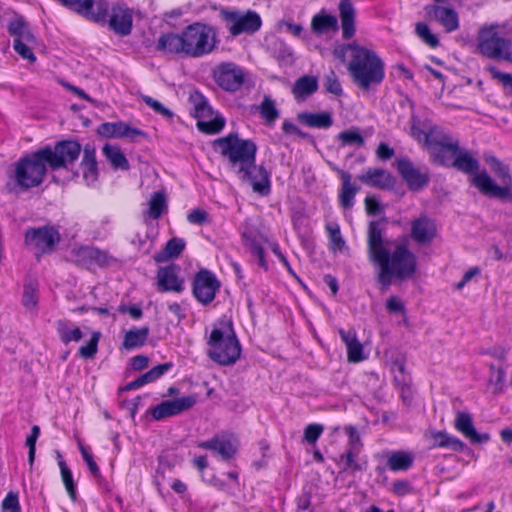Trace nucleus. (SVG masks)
<instances>
[{
  "instance_id": "f257e3e1",
  "label": "nucleus",
  "mask_w": 512,
  "mask_h": 512,
  "mask_svg": "<svg viewBox=\"0 0 512 512\" xmlns=\"http://www.w3.org/2000/svg\"><path fill=\"white\" fill-rule=\"evenodd\" d=\"M216 29L202 22L186 26L180 33L169 32L159 37L156 49L170 54L200 58L211 54L218 46Z\"/></svg>"
},
{
  "instance_id": "f03ea898",
  "label": "nucleus",
  "mask_w": 512,
  "mask_h": 512,
  "mask_svg": "<svg viewBox=\"0 0 512 512\" xmlns=\"http://www.w3.org/2000/svg\"><path fill=\"white\" fill-rule=\"evenodd\" d=\"M351 58L348 71L353 82L362 90H369L382 83L385 77L384 62L373 50L353 42L348 44Z\"/></svg>"
},
{
  "instance_id": "7ed1b4c3",
  "label": "nucleus",
  "mask_w": 512,
  "mask_h": 512,
  "mask_svg": "<svg viewBox=\"0 0 512 512\" xmlns=\"http://www.w3.org/2000/svg\"><path fill=\"white\" fill-rule=\"evenodd\" d=\"M379 270L377 281L382 291L391 286L393 279L405 281L414 277L417 271L416 255L406 244H399L391 252L390 250L376 262Z\"/></svg>"
},
{
  "instance_id": "20e7f679",
  "label": "nucleus",
  "mask_w": 512,
  "mask_h": 512,
  "mask_svg": "<svg viewBox=\"0 0 512 512\" xmlns=\"http://www.w3.org/2000/svg\"><path fill=\"white\" fill-rule=\"evenodd\" d=\"M213 147L227 159L229 169L235 174L247 172L248 166L256 160V143L251 139L240 138L237 133L215 139Z\"/></svg>"
},
{
  "instance_id": "39448f33",
  "label": "nucleus",
  "mask_w": 512,
  "mask_h": 512,
  "mask_svg": "<svg viewBox=\"0 0 512 512\" xmlns=\"http://www.w3.org/2000/svg\"><path fill=\"white\" fill-rule=\"evenodd\" d=\"M432 163L446 168L472 175L479 171V161L472 153L460 146L459 140L449 134L430 160Z\"/></svg>"
},
{
  "instance_id": "423d86ee",
  "label": "nucleus",
  "mask_w": 512,
  "mask_h": 512,
  "mask_svg": "<svg viewBox=\"0 0 512 512\" xmlns=\"http://www.w3.org/2000/svg\"><path fill=\"white\" fill-rule=\"evenodd\" d=\"M477 48L483 56L512 62V39L506 38L499 25H484L477 37Z\"/></svg>"
},
{
  "instance_id": "0eeeda50",
  "label": "nucleus",
  "mask_w": 512,
  "mask_h": 512,
  "mask_svg": "<svg viewBox=\"0 0 512 512\" xmlns=\"http://www.w3.org/2000/svg\"><path fill=\"white\" fill-rule=\"evenodd\" d=\"M409 124L410 136L428 152L430 160L450 134L428 118H421L416 114L411 115Z\"/></svg>"
},
{
  "instance_id": "6e6552de",
  "label": "nucleus",
  "mask_w": 512,
  "mask_h": 512,
  "mask_svg": "<svg viewBox=\"0 0 512 512\" xmlns=\"http://www.w3.org/2000/svg\"><path fill=\"white\" fill-rule=\"evenodd\" d=\"M208 345L210 347L208 356L220 365L234 364L241 354L240 343L232 330L229 333H224L221 329L214 328L211 331Z\"/></svg>"
},
{
  "instance_id": "1a4fd4ad",
  "label": "nucleus",
  "mask_w": 512,
  "mask_h": 512,
  "mask_svg": "<svg viewBox=\"0 0 512 512\" xmlns=\"http://www.w3.org/2000/svg\"><path fill=\"white\" fill-rule=\"evenodd\" d=\"M39 149L29 156L20 158L15 165V181L23 189L39 186L47 172L46 158Z\"/></svg>"
},
{
  "instance_id": "9d476101",
  "label": "nucleus",
  "mask_w": 512,
  "mask_h": 512,
  "mask_svg": "<svg viewBox=\"0 0 512 512\" xmlns=\"http://www.w3.org/2000/svg\"><path fill=\"white\" fill-rule=\"evenodd\" d=\"M41 150L51 170H69L79 158L82 146L76 140H61L56 142L53 147L45 146Z\"/></svg>"
},
{
  "instance_id": "9b49d317",
  "label": "nucleus",
  "mask_w": 512,
  "mask_h": 512,
  "mask_svg": "<svg viewBox=\"0 0 512 512\" xmlns=\"http://www.w3.org/2000/svg\"><path fill=\"white\" fill-rule=\"evenodd\" d=\"M492 171L500 179L502 186L495 184L485 171L476 174L472 180V184L486 196L498 199L508 198L512 186V176L509 173L508 167L500 162Z\"/></svg>"
},
{
  "instance_id": "f8f14e48",
  "label": "nucleus",
  "mask_w": 512,
  "mask_h": 512,
  "mask_svg": "<svg viewBox=\"0 0 512 512\" xmlns=\"http://www.w3.org/2000/svg\"><path fill=\"white\" fill-rule=\"evenodd\" d=\"M189 102L193 107V115L199 119L197 127L200 131L207 134L219 133L224 125L223 117L216 115L213 117V110L208 100L198 91L193 92L189 97Z\"/></svg>"
},
{
  "instance_id": "ddd939ff",
  "label": "nucleus",
  "mask_w": 512,
  "mask_h": 512,
  "mask_svg": "<svg viewBox=\"0 0 512 512\" xmlns=\"http://www.w3.org/2000/svg\"><path fill=\"white\" fill-rule=\"evenodd\" d=\"M219 15L232 36L253 34L260 29L262 24L259 14L254 11L241 14L238 11L221 9Z\"/></svg>"
},
{
  "instance_id": "4468645a",
  "label": "nucleus",
  "mask_w": 512,
  "mask_h": 512,
  "mask_svg": "<svg viewBox=\"0 0 512 512\" xmlns=\"http://www.w3.org/2000/svg\"><path fill=\"white\" fill-rule=\"evenodd\" d=\"M59 241V231L53 226L33 227L25 232V244L37 250V257L53 252Z\"/></svg>"
},
{
  "instance_id": "2eb2a0df",
  "label": "nucleus",
  "mask_w": 512,
  "mask_h": 512,
  "mask_svg": "<svg viewBox=\"0 0 512 512\" xmlns=\"http://www.w3.org/2000/svg\"><path fill=\"white\" fill-rule=\"evenodd\" d=\"M220 281L215 274L207 269H200L194 276L192 293L198 302L203 305L210 304L220 289Z\"/></svg>"
},
{
  "instance_id": "dca6fc26",
  "label": "nucleus",
  "mask_w": 512,
  "mask_h": 512,
  "mask_svg": "<svg viewBox=\"0 0 512 512\" xmlns=\"http://www.w3.org/2000/svg\"><path fill=\"white\" fill-rule=\"evenodd\" d=\"M396 168L408 188L412 191H419L429 184L430 175L428 169H420L407 157L397 159Z\"/></svg>"
},
{
  "instance_id": "f3484780",
  "label": "nucleus",
  "mask_w": 512,
  "mask_h": 512,
  "mask_svg": "<svg viewBox=\"0 0 512 512\" xmlns=\"http://www.w3.org/2000/svg\"><path fill=\"white\" fill-rule=\"evenodd\" d=\"M215 82L225 91L234 92L244 82V72L233 62L219 64L213 71Z\"/></svg>"
},
{
  "instance_id": "a211bd4d",
  "label": "nucleus",
  "mask_w": 512,
  "mask_h": 512,
  "mask_svg": "<svg viewBox=\"0 0 512 512\" xmlns=\"http://www.w3.org/2000/svg\"><path fill=\"white\" fill-rule=\"evenodd\" d=\"M197 446L201 449L212 451L223 461H228L236 455L238 441L233 436L216 434L211 439L199 442Z\"/></svg>"
},
{
  "instance_id": "6ab92c4d",
  "label": "nucleus",
  "mask_w": 512,
  "mask_h": 512,
  "mask_svg": "<svg viewBox=\"0 0 512 512\" xmlns=\"http://www.w3.org/2000/svg\"><path fill=\"white\" fill-rule=\"evenodd\" d=\"M246 170L247 172L236 173L237 177L242 182L249 183L254 192L263 196L268 195L271 190V182L270 173L266 168L263 165H257L256 160H253V164Z\"/></svg>"
},
{
  "instance_id": "aec40b11",
  "label": "nucleus",
  "mask_w": 512,
  "mask_h": 512,
  "mask_svg": "<svg viewBox=\"0 0 512 512\" xmlns=\"http://www.w3.org/2000/svg\"><path fill=\"white\" fill-rule=\"evenodd\" d=\"M197 402L195 395H189L173 400L162 401L151 409V415L155 420H162L176 416L191 409Z\"/></svg>"
},
{
  "instance_id": "412c9836",
  "label": "nucleus",
  "mask_w": 512,
  "mask_h": 512,
  "mask_svg": "<svg viewBox=\"0 0 512 512\" xmlns=\"http://www.w3.org/2000/svg\"><path fill=\"white\" fill-rule=\"evenodd\" d=\"M179 271L176 264L160 267L157 271L158 291L181 293L184 290V280L179 277Z\"/></svg>"
},
{
  "instance_id": "4be33fe9",
  "label": "nucleus",
  "mask_w": 512,
  "mask_h": 512,
  "mask_svg": "<svg viewBox=\"0 0 512 512\" xmlns=\"http://www.w3.org/2000/svg\"><path fill=\"white\" fill-rule=\"evenodd\" d=\"M97 132L106 138H129L134 141L137 137H146V133L138 128L132 127L126 122H105L102 123Z\"/></svg>"
},
{
  "instance_id": "5701e85b",
  "label": "nucleus",
  "mask_w": 512,
  "mask_h": 512,
  "mask_svg": "<svg viewBox=\"0 0 512 512\" xmlns=\"http://www.w3.org/2000/svg\"><path fill=\"white\" fill-rule=\"evenodd\" d=\"M367 246L369 260L375 263L384 256L389 248L385 246L383 231L380 227V221L374 220L369 223L367 232Z\"/></svg>"
},
{
  "instance_id": "b1692460",
  "label": "nucleus",
  "mask_w": 512,
  "mask_h": 512,
  "mask_svg": "<svg viewBox=\"0 0 512 512\" xmlns=\"http://www.w3.org/2000/svg\"><path fill=\"white\" fill-rule=\"evenodd\" d=\"M424 10L427 17L439 22L447 33H451L458 29L459 18L454 9L434 4L425 6Z\"/></svg>"
},
{
  "instance_id": "393cba45",
  "label": "nucleus",
  "mask_w": 512,
  "mask_h": 512,
  "mask_svg": "<svg viewBox=\"0 0 512 512\" xmlns=\"http://www.w3.org/2000/svg\"><path fill=\"white\" fill-rule=\"evenodd\" d=\"M436 234L435 221L427 215H421L411 223V237L418 244L430 243Z\"/></svg>"
},
{
  "instance_id": "a878e982",
  "label": "nucleus",
  "mask_w": 512,
  "mask_h": 512,
  "mask_svg": "<svg viewBox=\"0 0 512 512\" xmlns=\"http://www.w3.org/2000/svg\"><path fill=\"white\" fill-rule=\"evenodd\" d=\"M455 429L462 433L472 444L486 443L490 440L488 433H478L473 425L472 416L467 412H458L454 422Z\"/></svg>"
},
{
  "instance_id": "bb28decb",
  "label": "nucleus",
  "mask_w": 512,
  "mask_h": 512,
  "mask_svg": "<svg viewBox=\"0 0 512 512\" xmlns=\"http://www.w3.org/2000/svg\"><path fill=\"white\" fill-rule=\"evenodd\" d=\"M358 179L365 185L381 190L393 188L395 179L389 171L383 168H369Z\"/></svg>"
},
{
  "instance_id": "cd10ccee",
  "label": "nucleus",
  "mask_w": 512,
  "mask_h": 512,
  "mask_svg": "<svg viewBox=\"0 0 512 512\" xmlns=\"http://www.w3.org/2000/svg\"><path fill=\"white\" fill-rule=\"evenodd\" d=\"M342 37L350 40L356 33V9L351 0H340L338 4Z\"/></svg>"
},
{
  "instance_id": "c85d7f7f",
  "label": "nucleus",
  "mask_w": 512,
  "mask_h": 512,
  "mask_svg": "<svg viewBox=\"0 0 512 512\" xmlns=\"http://www.w3.org/2000/svg\"><path fill=\"white\" fill-rule=\"evenodd\" d=\"M342 180L341 190L339 194L340 206L344 209H351L354 205V198L359 192L360 187L351 183V174L347 171L333 167Z\"/></svg>"
},
{
  "instance_id": "c756f323",
  "label": "nucleus",
  "mask_w": 512,
  "mask_h": 512,
  "mask_svg": "<svg viewBox=\"0 0 512 512\" xmlns=\"http://www.w3.org/2000/svg\"><path fill=\"white\" fill-rule=\"evenodd\" d=\"M132 21L129 9L120 6L112 8L109 26L115 33L121 36L129 35L132 30Z\"/></svg>"
},
{
  "instance_id": "7c9ffc66",
  "label": "nucleus",
  "mask_w": 512,
  "mask_h": 512,
  "mask_svg": "<svg viewBox=\"0 0 512 512\" xmlns=\"http://www.w3.org/2000/svg\"><path fill=\"white\" fill-rule=\"evenodd\" d=\"M82 175L86 183L92 184L98 178V167L96 161V150L92 145H86L83 148V157L80 163Z\"/></svg>"
},
{
  "instance_id": "2f4dec72",
  "label": "nucleus",
  "mask_w": 512,
  "mask_h": 512,
  "mask_svg": "<svg viewBox=\"0 0 512 512\" xmlns=\"http://www.w3.org/2000/svg\"><path fill=\"white\" fill-rule=\"evenodd\" d=\"M317 90V78L311 75H304L295 81L291 92L296 101L303 102L311 95H313Z\"/></svg>"
},
{
  "instance_id": "473e14b6",
  "label": "nucleus",
  "mask_w": 512,
  "mask_h": 512,
  "mask_svg": "<svg viewBox=\"0 0 512 512\" xmlns=\"http://www.w3.org/2000/svg\"><path fill=\"white\" fill-rule=\"evenodd\" d=\"M297 119L300 123L318 129H328L333 125L331 112L324 111L320 113L301 112L298 113Z\"/></svg>"
},
{
  "instance_id": "72a5a7b5",
  "label": "nucleus",
  "mask_w": 512,
  "mask_h": 512,
  "mask_svg": "<svg viewBox=\"0 0 512 512\" xmlns=\"http://www.w3.org/2000/svg\"><path fill=\"white\" fill-rule=\"evenodd\" d=\"M311 29L315 34L321 35L330 31L336 32L339 29L336 16L326 13L324 10L313 16Z\"/></svg>"
},
{
  "instance_id": "f704fd0d",
  "label": "nucleus",
  "mask_w": 512,
  "mask_h": 512,
  "mask_svg": "<svg viewBox=\"0 0 512 512\" xmlns=\"http://www.w3.org/2000/svg\"><path fill=\"white\" fill-rule=\"evenodd\" d=\"M55 328L60 340L64 344H68L70 342H78L83 337L81 329L68 320H58L55 323Z\"/></svg>"
},
{
  "instance_id": "c9c22d12",
  "label": "nucleus",
  "mask_w": 512,
  "mask_h": 512,
  "mask_svg": "<svg viewBox=\"0 0 512 512\" xmlns=\"http://www.w3.org/2000/svg\"><path fill=\"white\" fill-rule=\"evenodd\" d=\"M149 333L150 328L148 326L130 329L125 333L122 345L127 350L140 348L145 345Z\"/></svg>"
},
{
  "instance_id": "e433bc0d",
  "label": "nucleus",
  "mask_w": 512,
  "mask_h": 512,
  "mask_svg": "<svg viewBox=\"0 0 512 512\" xmlns=\"http://www.w3.org/2000/svg\"><path fill=\"white\" fill-rule=\"evenodd\" d=\"M434 446L441 448H450L455 452H463L467 446L459 438L449 435L444 431H436L432 433Z\"/></svg>"
},
{
  "instance_id": "4c0bfd02",
  "label": "nucleus",
  "mask_w": 512,
  "mask_h": 512,
  "mask_svg": "<svg viewBox=\"0 0 512 512\" xmlns=\"http://www.w3.org/2000/svg\"><path fill=\"white\" fill-rule=\"evenodd\" d=\"M361 450L347 448V450L339 456L338 465L342 471H363L365 470L366 463H360L358 456Z\"/></svg>"
},
{
  "instance_id": "58836bf2",
  "label": "nucleus",
  "mask_w": 512,
  "mask_h": 512,
  "mask_svg": "<svg viewBox=\"0 0 512 512\" xmlns=\"http://www.w3.org/2000/svg\"><path fill=\"white\" fill-rule=\"evenodd\" d=\"M257 110L267 126H273L280 116V111L276 107L275 100L269 95H264L261 104L257 107Z\"/></svg>"
},
{
  "instance_id": "ea45409f",
  "label": "nucleus",
  "mask_w": 512,
  "mask_h": 512,
  "mask_svg": "<svg viewBox=\"0 0 512 512\" xmlns=\"http://www.w3.org/2000/svg\"><path fill=\"white\" fill-rule=\"evenodd\" d=\"M413 465V455L406 451H394L387 459L391 471H407Z\"/></svg>"
},
{
  "instance_id": "a19ab883",
  "label": "nucleus",
  "mask_w": 512,
  "mask_h": 512,
  "mask_svg": "<svg viewBox=\"0 0 512 512\" xmlns=\"http://www.w3.org/2000/svg\"><path fill=\"white\" fill-rule=\"evenodd\" d=\"M102 150L114 169L129 170V162L118 146L105 144Z\"/></svg>"
},
{
  "instance_id": "79ce46f5",
  "label": "nucleus",
  "mask_w": 512,
  "mask_h": 512,
  "mask_svg": "<svg viewBox=\"0 0 512 512\" xmlns=\"http://www.w3.org/2000/svg\"><path fill=\"white\" fill-rule=\"evenodd\" d=\"M185 248V241L182 238L173 237L165 245L164 250L157 256L155 260L162 262L170 258L178 257Z\"/></svg>"
},
{
  "instance_id": "37998d69",
  "label": "nucleus",
  "mask_w": 512,
  "mask_h": 512,
  "mask_svg": "<svg viewBox=\"0 0 512 512\" xmlns=\"http://www.w3.org/2000/svg\"><path fill=\"white\" fill-rule=\"evenodd\" d=\"M167 210V198L163 191L155 192L149 200L147 215L151 219H158Z\"/></svg>"
},
{
  "instance_id": "c03bdc74",
  "label": "nucleus",
  "mask_w": 512,
  "mask_h": 512,
  "mask_svg": "<svg viewBox=\"0 0 512 512\" xmlns=\"http://www.w3.org/2000/svg\"><path fill=\"white\" fill-rule=\"evenodd\" d=\"M57 453L58 465L61 472L62 481L65 485L68 495L74 501L76 499V486L73 480L72 472L63 460L59 451Z\"/></svg>"
},
{
  "instance_id": "a18cd8bd",
  "label": "nucleus",
  "mask_w": 512,
  "mask_h": 512,
  "mask_svg": "<svg viewBox=\"0 0 512 512\" xmlns=\"http://www.w3.org/2000/svg\"><path fill=\"white\" fill-rule=\"evenodd\" d=\"M79 13L97 23H105L108 14V4L104 0H92V7L85 12Z\"/></svg>"
},
{
  "instance_id": "49530a36",
  "label": "nucleus",
  "mask_w": 512,
  "mask_h": 512,
  "mask_svg": "<svg viewBox=\"0 0 512 512\" xmlns=\"http://www.w3.org/2000/svg\"><path fill=\"white\" fill-rule=\"evenodd\" d=\"M22 304L25 308L32 310L38 304V284L34 280H29L24 284Z\"/></svg>"
},
{
  "instance_id": "de8ad7c7",
  "label": "nucleus",
  "mask_w": 512,
  "mask_h": 512,
  "mask_svg": "<svg viewBox=\"0 0 512 512\" xmlns=\"http://www.w3.org/2000/svg\"><path fill=\"white\" fill-rule=\"evenodd\" d=\"M337 139L341 142L342 146L362 147L365 140L358 128H351L340 132Z\"/></svg>"
},
{
  "instance_id": "09e8293b",
  "label": "nucleus",
  "mask_w": 512,
  "mask_h": 512,
  "mask_svg": "<svg viewBox=\"0 0 512 512\" xmlns=\"http://www.w3.org/2000/svg\"><path fill=\"white\" fill-rule=\"evenodd\" d=\"M173 367V364L171 362H166L163 364H159L152 369H150L148 372L142 374L139 378L144 385L148 383H152L159 379L162 375H164L166 372H168Z\"/></svg>"
},
{
  "instance_id": "8fccbe9b",
  "label": "nucleus",
  "mask_w": 512,
  "mask_h": 512,
  "mask_svg": "<svg viewBox=\"0 0 512 512\" xmlns=\"http://www.w3.org/2000/svg\"><path fill=\"white\" fill-rule=\"evenodd\" d=\"M415 33L429 47L436 48L439 46L438 37L431 32L427 24L418 22L415 26Z\"/></svg>"
},
{
  "instance_id": "3c124183",
  "label": "nucleus",
  "mask_w": 512,
  "mask_h": 512,
  "mask_svg": "<svg viewBox=\"0 0 512 512\" xmlns=\"http://www.w3.org/2000/svg\"><path fill=\"white\" fill-rule=\"evenodd\" d=\"M80 254L90 259L91 261H94L98 265L104 266L108 264V255L104 252L99 250L98 248L94 247H84L80 250Z\"/></svg>"
},
{
  "instance_id": "603ef678",
  "label": "nucleus",
  "mask_w": 512,
  "mask_h": 512,
  "mask_svg": "<svg viewBox=\"0 0 512 512\" xmlns=\"http://www.w3.org/2000/svg\"><path fill=\"white\" fill-rule=\"evenodd\" d=\"M100 339V333L94 332L92 337L87 344L81 346L78 350L79 355L85 359H91L95 356L98 350V342Z\"/></svg>"
},
{
  "instance_id": "864d4df0",
  "label": "nucleus",
  "mask_w": 512,
  "mask_h": 512,
  "mask_svg": "<svg viewBox=\"0 0 512 512\" xmlns=\"http://www.w3.org/2000/svg\"><path fill=\"white\" fill-rule=\"evenodd\" d=\"M142 101L147 105L149 106L155 113L163 116L164 118L166 119H172L173 116H174V113L166 108L161 102H159L158 100L150 97V96H147V95H144L142 96Z\"/></svg>"
},
{
  "instance_id": "5fc2aeb1",
  "label": "nucleus",
  "mask_w": 512,
  "mask_h": 512,
  "mask_svg": "<svg viewBox=\"0 0 512 512\" xmlns=\"http://www.w3.org/2000/svg\"><path fill=\"white\" fill-rule=\"evenodd\" d=\"M40 435V428L38 425H34L31 428L30 434L26 438V445L28 447V462L30 466L33 465L36 452V442Z\"/></svg>"
},
{
  "instance_id": "6e6d98bb",
  "label": "nucleus",
  "mask_w": 512,
  "mask_h": 512,
  "mask_svg": "<svg viewBox=\"0 0 512 512\" xmlns=\"http://www.w3.org/2000/svg\"><path fill=\"white\" fill-rule=\"evenodd\" d=\"M1 507L4 512H21L18 493L14 491L8 492L2 501Z\"/></svg>"
},
{
  "instance_id": "4d7b16f0",
  "label": "nucleus",
  "mask_w": 512,
  "mask_h": 512,
  "mask_svg": "<svg viewBox=\"0 0 512 512\" xmlns=\"http://www.w3.org/2000/svg\"><path fill=\"white\" fill-rule=\"evenodd\" d=\"M324 86L329 93L336 96H340L343 92L341 84L334 71H330V73L326 75Z\"/></svg>"
},
{
  "instance_id": "13d9d810",
  "label": "nucleus",
  "mask_w": 512,
  "mask_h": 512,
  "mask_svg": "<svg viewBox=\"0 0 512 512\" xmlns=\"http://www.w3.org/2000/svg\"><path fill=\"white\" fill-rule=\"evenodd\" d=\"M346 348H347L348 360L350 362L357 363V362H360L365 359V357L363 355V346L359 342V340H357L353 343H348V346H346Z\"/></svg>"
},
{
  "instance_id": "bf43d9fd",
  "label": "nucleus",
  "mask_w": 512,
  "mask_h": 512,
  "mask_svg": "<svg viewBox=\"0 0 512 512\" xmlns=\"http://www.w3.org/2000/svg\"><path fill=\"white\" fill-rule=\"evenodd\" d=\"M30 30L28 23L23 18H17L8 25V31L11 36L18 38L26 31Z\"/></svg>"
},
{
  "instance_id": "052dcab7",
  "label": "nucleus",
  "mask_w": 512,
  "mask_h": 512,
  "mask_svg": "<svg viewBox=\"0 0 512 512\" xmlns=\"http://www.w3.org/2000/svg\"><path fill=\"white\" fill-rule=\"evenodd\" d=\"M324 428L321 424H309L304 430V439L311 444H314L321 436Z\"/></svg>"
},
{
  "instance_id": "680f3d73",
  "label": "nucleus",
  "mask_w": 512,
  "mask_h": 512,
  "mask_svg": "<svg viewBox=\"0 0 512 512\" xmlns=\"http://www.w3.org/2000/svg\"><path fill=\"white\" fill-rule=\"evenodd\" d=\"M35 44L13 43L14 50L23 58L30 62H35L36 57L32 52V47Z\"/></svg>"
},
{
  "instance_id": "e2e57ef3",
  "label": "nucleus",
  "mask_w": 512,
  "mask_h": 512,
  "mask_svg": "<svg viewBox=\"0 0 512 512\" xmlns=\"http://www.w3.org/2000/svg\"><path fill=\"white\" fill-rule=\"evenodd\" d=\"M365 208L367 214L370 216L379 215L384 211V208L381 205V203L373 196H367L365 198Z\"/></svg>"
},
{
  "instance_id": "0e129e2a",
  "label": "nucleus",
  "mask_w": 512,
  "mask_h": 512,
  "mask_svg": "<svg viewBox=\"0 0 512 512\" xmlns=\"http://www.w3.org/2000/svg\"><path fill=\"white\" fill-rule=\"evenodd\" d=\"M345 432L349 437L348 448L361 450L362 442L357 429L353 426H347Z\"/></svg>"
},
{
  "instance_id": "69168bd1",
  "label": "nucleus",
  "mask_w": 512,
  "mask_h": 512,
  "mask_svg": "<svg viewBox=\"0 0 512 512\" xmlns=\"http://www.w3.org/2000/svg\"><path fill=\"white\" fill-rule=\"evenodd\" d=\"M327 230L330 235V241L334 245L335 248L341 250L342 247L345 245V241L342 238L340 228L338 225H329L327 226Z\"/></svg>"
},
{
  "instance_id": "338daca9",
  "label": "nucleus",
  "mask_w": 512,
  "mask_h": 512,
  "mask_svg": "<svg viewBox=\"0 0 512 512\" xmlns=\"http://www.w3.org/2000/svg\"><path fill=\"white\" fill-rule=\"evenodd\" d=\"M209 214L202 209H195L187 216V220L191 224L203 225L208 222Z\"/></svg>"
},
{
  "instance_id": "774afa93",
  "label": "nucleus",
  "mask_w": 512,
  "mask_h": 512,
  "mask_svg": "<svg viewBox=\"0 0 512 512\" xmlns=\"http://www.w3.org/2000/svg\"><path fill=\"white\" fill-rule=\"evenodd\" d=\"M64 5L72 7L77 12H85L92 7V0H59Z\"/></svg>"
}]
</instances>
